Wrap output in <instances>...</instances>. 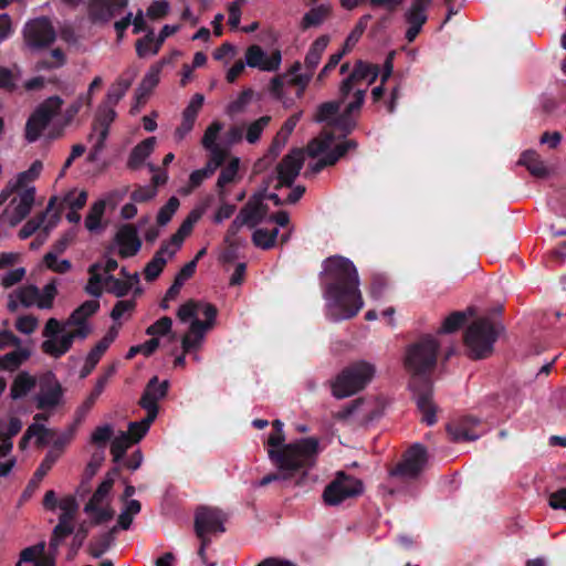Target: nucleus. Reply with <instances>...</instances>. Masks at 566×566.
Segmentation results:
<instances>
[{
  "instance_id": "obj_1",
  "label": "nucleus",
  "mask_w": 566,
  "mask_h": 566,
  "mask_svg": "<svg viewBox=\"0 0 566 566\" xmlns=\"http://www.w3.org/2000/svg\"><path fill=\"white\" fill-rule=\"evenodd\" d=\"M324 300L327 316L334 322L355 316L364 306L359 277L354 263L343 256L324 261Z\"/></svg>"
},
{
  "instance_id": "obj_2",
  "label": "nucleus",
  "mask_w": 566,
  "mask_h": 566,
  "mask_svg": "<svg viewBox=\"0 0 566 566\" xmlns=\"http://www.w3.org/2000/svg\"><path fill=\"white\" fill-rule=\"evenodd\" d=\"M378 75V65L358 61L348 77L340 83L338 99L321 104L315 119L329 123L343 133L349 132L355 125L354 114L361 108L367 88Z\"/></svg>"
},
{
  "instance_id": "obj_3",
  "label": "nucleus",
  "mask_w": 566,
  "mask_h": 566,
  "mask_svg": "<svg viewBox=\"0 0 566 566\" xmlns=\"http://www.w3.org/2000/svg\"><path fill=\"white\" fill-rule=\"evenodd\" d=\"M438 349V340L433 336H424L407 347L402 359L405 370L411 376L409 386L415 394L417 407L422 413V421L428 426L437 421L431 389L427 382L423 390H419L417 386L421 378L436 366Z\"/></svg>"
},
{
  "instance_id": "obj_4",
  "label": "nucleus",
  "mask_w": 566,
  "mask_h": 566,
  "mask_svg": "<svg viewBox=\"0 0 566 566\" xmlns=\"http://www.w3.org/2000/svg\"><path fill=\"white\" fill-rule=\"evenodd\" d=\"M180 323L188 324L187 331L181 336L184 354L176 357L175 366L184 367L185 354L195 353L193 359L200 360L197 352L202 347L207 333L214 326L217 310L213 305L201 301H187L177 311Z\"/></svg>"
},
{
  "instance_id": "obj_5",
  "label": "nucleus",
  "mask_w": 566,
  "mask_h": 566,
  "mask_svg": "<svg viewBox=\"0 0 566 566\" xmlns=\"http://www.w3.org/2000/svg\"><path fill=\"white\" fill-rule=\"evenodd\" d=\"M272 424L274 432H272L266 440V452L269 458H275V460L280 462H283L285 454L297 457L304 454L306 458L317 459L322 451L319 440L317 438L308 437L285 443L283 422L281 420H274Z\"/></svg>"
},
{
  "instance_id": "obj_6",
  "label": "nucleus",
  "mask_w": 566,
  "mask_h": 566,
  "mask_svg": "<svg viewBox=\"0 0 566 566\" xmlns=\"http://www.w3.org/2000/svg\"><path fill=\"white\" fill-rule=\"evenodd\" d=\"M201 216L202 210H192L176 233L171 235L170 240L161 244L160 249L145 266L144 275L147 281H154L159 276L167 262L176 255L185 239L191 233L193 226L199 221Z\"/></svg>"
},
{
  "instance_id": "obj_7",
  "label": "nucleus",
  "mask_w": 566,
  "mask_h": 566,
  "mask_svg": "<svg viewBox=\"0 0 566 566\" xmlns=\"http://www.w3.org/2000/svg\"><path fill=\"white\" fill-rule=\"evenodd\" d=\"M42 350L54 358L65 355L76 339H85L87 329L85 327L74 328L66 322H59L56 318L48 319L44 329Z\"/></svg>"
},
{
  "instance_id": "obj_8",
  "label": "nucleus",
  "mask_w": 566,
  "mask_h": 566,
  "mask_svg": "<svg viewBox=\"0 0 566 566\" xmlns=\"http://www.w3.org/2000/svg\"><path fill=\"white\" fill-rule=\"evenodd\" d=\"M269 459L277 471L263 476L256 486H265L275 481H286L301 486L306 482L310 470L316 463V459L306 458L304 454L300 457L285 454L283 462L276 461L275 458Z\"/></svg>"
},
{
  "instance_id": "obj_9",
  "label": "nucleus",
  "mask_w": 566,
  "mask_h": 566,
  "mask_svg": "<svg viewBox=\"0 0 566 566\" xmlns=\"http://www.w3.org/2000/svg\"><path fill=\"white\" fill-rule=\"evenodd\" d=\"M375 374L374 364L365 360L353 363L335 378L332 384V394L338 399L353 396L364 389L373 380Z\"/></svg>"
},
{
  "instance_id": "obj_10",
  "label": "nucleus",
  "mask_w": 566,
  "mask_h": 566,
  "mask_svg": "<svg viewBox=\"0 0 566 566\" xmlns=\"http://www.w3.org/2000/svg\"><path fill=\"white\" fill-rule=\"evenodd\" d=\"M500 331V324L488 317L475 319L468 327L464 337L470 356L479 359L490 355Z\"/></svg>"
},
{
  "instance_id": "obj_11",
  "label": "nucleus",
  "mask_w": 566,
  "mask_h": 566,
  "mask_svg": "<svg viewBox=\"0 0 566 566\" xmlns=\"http://www.w3.org/2000/svg\"><path fill=\"white\" fill-rule=\"evenodd\" d=\"M99 271V264H93L90 268L91 276L86 285V291L88 294L97 297L102 294L103 289L106 292L115 294L116 296H124L132 290L139 291L138 273L128 274L125 269H122V273L125 276V280H119L115 279L114 276L104 277Z\"/></svg>"
},
{
  "instance_id": "obj_12",
  "label": "nucleus",
  "mask_w": 566,
  "mask_h": 566,
  "mask_svg": "<svg viewBox=\"0 0 566 566\" xmlns=\"http://www.w3.org/2000/svg\"><path fill=\"white\" fill-rule=\"evenodd\" d=\"M354 140H343L334 145V138L331 134H323L321 137L312 140L306 153L311 157H321V159L311 167L313 172H318L324 167L334 165L349 149L355 148Z\"/></svg>"
},
{
  "instance_id": "obj_13",
  "label": "nucleus",
  "mask_w": 566,
  "mask_h": 566,
  "mask_svg": "<svg viewBox=\"0 0 566 566\" xmlns=\"http://www.w3.org/2000/svg\"><path fill=\"white\" fill-rule=\"evenodd\" d=\"M117 475V470L106 474L90 501L84 507V512L91 517L95 525L106 523L114 517V510L111 505V492Z\"/></svg>"
},
{
  "instance_id": "obj_14",
  "label": "nucleus",
  "mask_w": 566,
  "mask_h": 566,
  "mask_svg": "<svg viewBox=\"0 0 566 566\" xmlns=\"http://www.w3.org/2000/svg\"><path fill=\"white\" fill-rule=\"evenodd\" d=\"M13 191V197L1 214V222L10 227H15L30 213L35 199L34 187L14 189Z\"/></svg>"
},
{
  "instance_id": "obj_15",
  "label": "nucleus",
  "mask_w": 566,
  "mask_h": 566,
  "mask_svg": "<svg viewBox=\"0 0 566 566\" xmlns=\"http://www.w3.org/2000/svg\"><path fill=\"white\" fill-rule=\"evenodd\" d=\"M56 39V32L46 18H36L28 21L23 28V40L30 50H42L50 46Z\"/></svg>"
},
{
  "instance_id": "obj_16",
  "label": "nucleus",
  "mask_w": 566,
  "mask_h": 566,
  "mask_svg": "<svg viewBox=\"0 0 566 566\" xmlns=\"http://www.w3.org/2000/svg\"><path fill=\"white\" fill-rule=\"evenodd\" d=\"M63 104L62 98L52 96L45 99L31 115L25 125V138L35 142Z\"/></svg>"
},
{
  "instance_id": "obj_17",
  "label": "nucleus",
  "mask_w": 566,
  "mask_h": 566,
  "mask_svg": "<svg viewBox=\"0 0 566 566\" xmlns=\"http://www.w3.org/2000/svg\"><path fill=\"white\" fill-rule=\"evenodd\" d=\"M363 492V483L343 472L325 488L323 493L324 502L328 505H338L346 499L356 496Z\"/></svg>"
},
{
  "instance_id": "obj_18",
  "label": "nucleus",
  "mask_w": 566,
  "mask_h": 566,
  "mask_svg": "<svg viewBox=\"0 0 566 566\" xmlns=\"http://www.w3.org/2000/svg\"><path fill=\"white\" fill-rule=\"evenodd\" d=\"M264 200L265 195L263 193L253 196L232 221L229 228V235L235 234L243 226L254 227L262 222L269 210Z\"/></svg>"
},
{
  "instance_id": "obj_19",
  "label": "nucleus",
  "mask_w": 566,
  "mask_h": 566,
  "mask_svg": "<svg viewBox=\"0 0 566 566\" xmlns=\"http://www.w3.org/2000/svg\"><path fill=\"white\" fill-rule=\"evenodd\" d=\"M270 120V116H262L247 125V127L233 125L226 132L223 136V144L228 147L239 144L242 140H247L249 144H255L259 142Z\"/></svg>"
},
{
  "instance_id": "obj_20",
  "label": "nucleus",
  "mask_w": 566,
  "mask_h": 566,
  "mask_svg": "<svg viewBox=\"0 0 566 566\" xmlns=\"http://www.w3.org/2000/svg\"><path fill=\"white\" fill-rule=\"evenodd\" d=\"M224 515L213 507H200L196 512L195 530L199 538H210L211 535L224 532Z\"/></svg>"
},
{
  "instance_id": "obj_21",
  "label": "nucleus",
  "mask_w": 566,
  "mask_h": 566,
  "mask_svg": "<svg viewBox=\"0 0 566 566\" xmlns=\"http://www.w3.org/2000/svg\"><path fill=\"white\" fill-rule=\"evenodd\" d=\"M63 390L59 380L52 374L41 378L39 392L34 400L39 409H53L62 402Z\"/></svg>"
},
{
  "instance_id": "obj_22",
  "label": "nucleus",
  "mask_w": 566,
  "mask_h": 566,
  "mask_svg": "<svg viewBox=\"0 0 566 566\" xmlns=\"http://www.w3.org/2000/svg\"><path fill=\"white\" fill-rule=\"evenodd\" d=\"M245 63L250 67L259 69L263 72H275L282 63V54L274 50L268 54L260 45H250L245 51Z\"/></svg>"
},
{
  "instance_id": "obj_23",
  "label": "nucleus",
  "mask_w": 566,
  "mask_h": 566,
  "mask_svg": "<svg viewBox=\"0 0 566 566\" xmlns=\"http://www.w3.org/2000/svg\"><path fill=\"white\" fill-rule=\"evenodd\" d=\"M432 0H412L410 6L405 12L406 23L408 29L406 31V39L412 42L420 33L422 25L427 21V9L430 7Z\"/></svg>"
},
{
  "instance_id": "obj_24",
  "label": "nucleus",
  "mask_w": 566,
  "mask_h": 566,
  "mask_svg": "<svg viewBox=\"0 0 566 566\" xmlns=\"http://www.w3.org/2000/svg\"><path fill=\"white\" fill-rule=\"evenodd\" d=\"M45 420L46 417L43 413L34 415L33 422L28 426L19 441L20 450H25L32 440H34V443L38 447H44L49 444L50 436L52 434V428H49L43 423Z\"/></svg>"
},
{
  "instance_id": "obj_25",
  "label": "nucleus",
  "mask_w": 566,
  "mask_h": 566,
  "mask_svg": "<svg viewBox=\"0 0 566 566\" xmlns=\"http://www.w3.org/2000/svg\"><path fill=\"white\" fill-rule=\"evenodd\" d=\"M205 97L202 94H195L187 107L182 112V118L180 125L174 133V138L177 143L182 142L193 129L198 114L203 105Z\"/></svg>"
},
{
  "instance_id": "obj_26",
  "label": "nucleus",
  "mask_w": 566,
  "mask_h": 566,
  "mask_svg": "<svg viewBox=\"0 0 566 566\" xmlns=\"http://www.w3.org/2000/svg\"><path fill=\"white\" fill-rule=\"evenodd\" d=\"M168 386V380L159 381L158 377H153L149 380L140 399V405L150 417H157L158 401L167 395Z\"/></svg>"
},
{
  "instance_id": "obj_27",
  "label": "nucleus",
  "mask_w": 566,
  "mask_h": 566,
  "mask_svg": "<svg viewBox=\"0 0 566 566\" xmlns=\"http://www.w3.org/2000/svg\"><path fill=\"white\" fill-rule=\"evenodd\" d=\"M15 566H55V556L46 551L44 542L24 548Z\"/></svg>"
},
{
  "instance_id": "obj_28",
  "label": "nucleus",
  "mask_w": 566,
  "mask_h": 566,
  "mask_svg": "<svg viewBox=\"0 0 566 566\" xmlns=\"http://www.w3.org/2000/svg\"><path fill=\"white\" fill-rule=\"evenodd\" d=\"M426 463L427 454L424 448L420 444H415L407 451L402 463L398 467L395 474H400L403 478H415L422 471Z\"/></svg>"
},
{
  "instance_id": "obj_29",
  "label": "nucleus",
  "mask_w": 566,
  "mask_h": 566,
  "mask_svg": "<svg viewBox=\"0 0 566 566\" xmlns=\"http://www.w3.org/2000/svg\"><path fill=\"white\" fill-rule=\"evenodd\" d=\"M304 163V153L295 149L286 155L277 166L279 185L290 186L300 174Z\"/></svg>"
},
{
  "instance_id": "obj_30",
  "label": "nucleus",
  "mask_w": 566,
  "mask_h": 566,
  "mask_svg": "<svg viewBox=\"0 0 566 566\" xmlns=\"http://www.w3.org/2000/svg\"><path fill=\"white\" fill-rule=\"evenodd\" d=\"M113 106L114 105L107 104L106 102L105 105L101 106L97 111L96 123L94 124L91 135V140L94 143L96 150L103 147L108 136V127L116 117V112Z\"/></svg>"
},
{
  "instance_id": "obj_31",
  "label": "nucleus",
  "mask_w": 566,
  "mask_h": 566,
  "mask_svg": "<svg viewBox=\"0 0 566 566\" xmlns=\"http://www.w3.org/2000/svg\"><path fill=\"white\" fill-rule=\"evenodd\" d=\"M222 128H223V126L220 122H218V120L212 122L207 127V129L203 134L202 140H201L203 148H206L210 153L211 159L213 161H220V163H222L226 159L227 149L229 148L223 143L222 144L217 143Z\"/></svg>"
},
{
  "instance_id": "obj_32",
  "label": "nucleus",
  "mask_w": 566,
  "mask_h": 566,
  "mask_svg": "<svg viewBox=\"0 0 566 566\" xmlns=\"http://www.w3.org/2000/svg\"><path fill=\"white\" fill-rule=\"evenodd\" d=\"M116 245L118 253L123 258L135 255L142 247L136 230L130 226L122 227L116 234Z\"/></svg>"
},
{
  "instance_id": "obj_33",
  "label": "nucleus",
  "mask_w": 566,
  "mask_h": 566,
  "mask_svg": "<svg viewBox=\"0 0 566 566\" xmlns=\"http://www.w3.org/2000/svg\"><path fill=\"white\" fill-rule=\"evenodd\" d=\"M480 424V419L475 417H465L459 422L448 426V432L453 441H471L480 438L481 433L474 429Z\"/></svg>"
},
{
  "instance_id": "obj_34",
  "label": "nucleus",
  "mask_w": 566,
  "mask_h": 566,
  "mask_svg": "<svg viewBox=\"0 0 566 566\" xmlns=\"http://www.w3.org/2000/svg\"><path fill=\"white\" fill-rule=\"evenodd\" d=\"M32 355V344L23 342L0 358V368L9 371L25 364Z\"/></svg>"
},
{
  "instance_id": "obj_35",
  "label": "nucleus",
  "mask_w": 566,
  "mask_h": 566,
  "mask_svg": "<svg viewBox=\"0 0 566 566\" xmlns=\"http://www.w3.org/2000/svg\"><path fill=\"white\" fill-rule=\"evenodd\" d=\"M98 307V301H86L80 307H77L65 322L67 323V325H71L74 328L85 327L87 329L88 336L92 332V327L88 323V317L96 313Z\"/></svg>"
},
{
  "instance_id": "obj_36",
  "label": "nucleus",
  "mask_w": 566,
  "mask_h": 566,
  "mask_svg": "<svg viewBox=\"0 0 566 566\" xmlns=\"http://www.w3.org/2000/svg\"><path fill=\"white\" fill-rule=\"evenodd\" d=\"M39 302V290L33 285H27L9 295L8 308L11 312L17 311L21 306H38Z\"/></svg>"
},
{
  "instance_id": "obj_37",
  "label": "nucleus",
  "mask_w": 566,
  "mask_h": 566,
  "mask_svg": "<svg viewBox=\"0 0 566 566\" xmlns=\"http://www.w3.org/2000/svg\"><path fill=\"white\" fill-rule=\"evenodd\" d=\"M117 369V364L111 365L108 368L104 370V373L96 379V382L88 394L86 399L83 401L81 409L84 411H88L97 401L99 396L104 392L106 386L108 385L112 377L115 375Z\"/></svg>"
},
{
  "instance_id": "obj_38",
  "label": "nucleus",
  "mask_w": 566,
  "mask_h": 566,
  "mask_svg": "<svg viewBox=\"0 0 566 566\" xmlns=\"http://www.w3.org/2000/svg\"><path fill=\"white\" fill-rule=\"evenodd\" d=\"M136 73L134 71H127L109 86L106 94V102L111 105H116L129 90Z\"/></svg>"
},
{
  "instance_id": "obj_39",
  "label": "nucleus",
  "mask_w": 566,
  "mask_h": 566,
  "mask_svg": "<svg viewBox=\"0 0 566 566\" xmlns=\"http://www.w3.org/2000/svg\"><path fill=\"white\" fill-rule=\"evenodd\" d=\"M128 0H98L92 8L91 14L94 20L106 22L112 19L119 9L125 8Z\"/></svg>"
},
{
  "instance_id": "obj_40",
  "label": "nucleus",
  "mask_w": 566,
  "mask_h": 566,
  "mask_svg": "<svg viewBox=\"0 0 566 566\" xmlns=\"http://www.w3.org/2000/svg\"><path fill=\"white\" fill-rule=\"evenodd\" d=\"M239 166L240 159L238 157H233L226 166L222 167L217 181V187L221 199L224 198L226 187L239 180Z\"/></svg>"
},
{
  "instance_id": "obj_41",
  "label": "nucleus",
  "mask_w": 566,
  "mask_h": 566,
  "mask_svg": "<svg viewBox=\"0 0 566 566\" xmlns=\"http://www.w3.org/2000/svg\"><path fill=\"white\" fill-rule=\"evenodd\" d=\"M57 197V209L59 210H80L82 209L87 200V192L83 189H71Z\"/></svg>"
},
{
  "instance_id": "obj_42",
  "label": "nucleus",
  "mask_w": 566,
  "mask_h": 566,
  "mask_svg": "<svg viewBox=\"0 0 566 566\" xmlns=\"http://www.w3.org/2000/svg\"><path fill=\"white\" fill-rule=\"evenodd\" d=\"M76 433V426L71 424L63 430L52 429L50 436V450L55 451L59 454H63L65 449L71 444Z\"/></svg>"
},
{
  "instance_id": "obj_43",
  "label": "nucleus",
  "mask_w": 566,
  "mask_h": 566,
  "mask_svg": "<svg viewBox=\"0 0 566 566\" xmlns=\"http://www.w3.org/2000/svg\"><path fill=\"white\" fill-rule=\"evenodd\" d=\"M332 14V6L329 3H321L310 9L302 18L301 25L303 29L316 28L324 23Z\"/></svg>"
},
{
  "instance_id": "obj_44",
  "label": "nucleus",
  "mask_w": 566,
  "mask_h": 566,
  "mask_svg": "<svg viewBox=\"0 0 566 566\" xmlns=\"http://www.w3.org/2000/svg\"><path fill=\"white\" fill-rule=\"evenodd\" d=\"M35 384L36 380L34 376L27 371L19 373L11 384L10 397L13 400L25 397L35 387Z\"/></svg>"
},
{
  "instance_id": "obj_45",
  "label": "nucleus",
  "mask_w": 566,
  "mask_h": 566,
  "mask_svg": "<svg viewBox=\"0 0 566 566\" xmlns=\"http://www.w3.org/2000/svg\"><path fill=\"white\" fill-rule=\"evenodd\" d=\"M518 164L525 166L527 170L535 177L545 178L549 175L551 169L541 160L539 156L532 150L522 154Z\"/></svg>"
},
{
  "instance_id": "obj_46",
  "label": "nucleus",
  "mask_w": 566,
  "mask_h": 566,
  "mask_svg": "<svg viewBox=\"0 0 566 566\" xmlns=\"http://www.w3.org/2000/svg\"><path fill=\"white\" fill-rule=\"evenodd\" d=\"M329 43V36L328 35H321L318 36L310 46L304 64L306 70L314 71L316 66L319 64L323 53L325 52L326 48Z\"/></svg>"
},
{
  "instance_id": "obj_47",
  "label": "nucleus",
  "mask_w": 566,
  "mask_h": 566,
  "mask_svg": "<svg viewBox=\"0 0 566 566\" xmlns=\"http://www.w3.org/2000/svg\"><path fill=\"white\" fill-rule=\"evenodd\" d=\"M166 60H161L149 67L137 88L138 98L147 95L157 86L160 80L163 66L166 64Z\"/></svg>"
},
{
  "instance_id": "obj_48",
  "label": "nucleus",
  "mask_w": 566,
  "mask_h": 566,
  "mask_svg": "<svg viewBox=\"0 0 566 566\" xmlns=\"http://www.w3.org/2000/svg\"><path fill=\"white\" fill-rule=\"evenodd\" d=\"M142 510V505L137 500H126L123 503L122 511L117 518V525L114 526L113 532L117 530H128L133 523V520L136 515L139 514Z\"/></svg>"
},
{
  "instance_id": "obj_49",
  "label": "nucleus",
  "mask_w": 566,
  "mask_h": 566,
  "mask_svg": "<svg viewBox=\"0 0 566 566\" xmlns=\"http://www.w3.org/2000/svg\"><path fill=\"white\" fill-rule=\"evenodd\" d=\"M42 168V163L40 160H35L28 170L18 174L15 179L11 181L6 189H9L11 193L14 189H24L29 187L28 184L40 176Z\"/></svg>"
},
{
  "instance_id": "obj_50",
  "label": "nucleus",
  "mask_w": 566,
  "mask_h": 566,
  "mask_svg": "<svg viewBox=\"0 0 566 566\" xmlns=\"http://www.w3.org/2000/svg\"><path fill=\"white\" fill-rule=\"evenodd\" d=\"M384 409V403L378 399H368L357 401L353 405L352 409L348 410V413L359 412L363 419L373 420L377 418Z\"/></svg>"
},
{
  "instance_id": "obj_51",
  "label": "nucleus",
  "mask_w": 566,
  "mask_h": 566,
  "mask_svg": "<svg viewBox=\"0 0 566 566\" xmlns=\"http://www.w3.org/2000/svg\"><path fill=\"white\" fill-rule=\"evenodd\" d=\"M157 144L156 137H148L134 147L129 157L132 167L140 166L154 151Z\"/></svg>"
},
{
  "instance_id": "obj_52",
  "label": "nucleus",
  "mask_w": 566,
  "mask_h": 566,
  "mask_svg": "<svg viewBox=\"0 0 566 566\" xmlns=\"http://www.w3.org/2000/svg\"><path fill=\"white\" fill-rule=\"evenodd\" d=\"M22 421L15 416L0 418V443H13L12 438L22 429Z\"/></svg>"
},
{
  "instance_id": "obj_53",
  "label": "nucleus",
  "mask_w": 566,
  "mask_h": 566,
  "mask_svg": "<svg viewBox=\"0 0 566 566\" xmlns=\"http://www.w3.org/2000/svg\"><path fill=\"white\" fill-rule=\"evenodd\" d=\"M57 197H52L49 200L46 211L38 219L41 222V229L45 234H48L51 230H53L57 223L60 222V211L57 209Z\"/></svg>"
},
{
  "instance_id": "obj_54",
  "label": "nucleus",
  "mask_w": 566,
  "mask_h": 566,
  "mask_svg": "<svg viewBox=\"0 0 566 566\" xmlns=\"http://www.w3.org/2000/svg\"><path fill=\"white\" fill-rule=\"evenodd\" d=\"M301 67H302L301 63L295 62L290 67V70L287 71V74H286V76L290 77L289 82L298 87V92H297L298 96H302V94L304 93L305 88L307 87V85L312 78V75H313V71H311V70H306V72L302 73Z\"/></svg>"
},
{
  "instance_id": "obj_55",
  "label": "nucleus",
  "mask_w": 566,
  "mask_h": 566,
  "mask_svg": "<svg viewBox=\"0 0 566 566\" xmlns=\"http://www.w3.org/2000/svg\"><path fill=\"white\" fill-rule=\"evenodd\" d=\"M105 212V201L99 200L92 205L85 219V227L90 232H96L101 229V221Z\"/></svg>"
},
{
  "instance_id": "obj_56",
  "label": "nucleus",
  "mask_w": 566,
  "mask_h": 566,
  "mask_svg": "<svg viewBox=\"0 0 566 566\" xmlns=\"http://www.w3.org/2000/svg\"><path fill=\"white\" fill-rule=\"evenodd\" d=\"M133 443L135 442L132 440V437H129L127 432L120 431L117 436H115L111 444V452L113 454L114 461H119L124 457L126 450Z\"/></svg>"
},
{
  "instance_id": "obj_57",
  "label": "nucleus",
  "mask_w": 566,
  "mask_h": 566,
  "mask_svg": "<svg viewBox=\"0 0 566 566\" xmlns=\"http://www.w3.org/2000/svg\"><path fill=\"white\" fill-rule=\"evenodd\" d=\"M13 443H0V478L9 475L14 468L17 460L11 455Z\"/></svg>"
},
{
  "instance_id": "obj_58",
  "label": "nucleus",
  "mask_w": 566,
  "mask_h": 566,
  "mask_svg": "<svg viewBox=\"0 0 566 566\" xmlns=\"http://www.w3.org/2000/svg\"><path fill=\"white\" fill-rule=\"evenodd\" d=\"M156 419V417H150V415H146L144 419L140 421L130 422L128 426L127 433L132 437V440L137 443L140 441L145 434L148 432L151 422Z\"/></svg>"
},
{
  "instance_id": "obj_59",
  "label": "nucleus",
  "mask_w": 566,
  "mask_h": 566,
  "mask_svg": "<svg viewBox=\"0 0 566 566\" xmlns=\"http://www.w3.org/2000/svg\"><path fill=\"white\" fill-rule=\"evenodd\" d=\"M220 161H213L212 159L206 165L205 168L198 169L191 172L189 182L191 188H196L201 185L203 180L209 178L214 170L221 165Z\"/></svg>"
},
{
  "instance_id": "obj_60",
  "label": "nucleus",
  "mask_w": 566,
  "mask_h": 566,
  "mask_svg": "<svg viewBox=\"0 0 566 566\" xmlns=\"http://www.w3.org/2000/svg\"><path fill=\"white\" fill-rule=\"evenodd\" d=\"M180 206L179 199L176 197L169 198L167 203L160 208L157 214V223L160 227H165L169 223L174 214L177 212Z\"/></svg>"
},
{
  "instance_id": "obj_61",
  "label": "nucleus",
  "mask_w": 566,
  "mask_h": 566,
  "mask_svg": "<svg viewBox=\"0 0 566 566\" xmlns=\"http://www.w3.org/2000/svg\"><path fill=\"white\" fill-rule=\"evenodd\" d=\"M153 31H149L143 39L136 43V52L139 57H146L147 55H155L158 53V46L156 45Z\"/></svg>"
},
{
  "instance_id": "obj_62",
  "label": "nucleus",
  "mask_w": 566,
  "mask_h": 566,
  "mask_svg": "<svg viewBox=\"0 0 566 566\" xmlns=\"http://www.w3.org/2000/svg\"><path fill=\"white\" fill-rule=\"evenodd\" d=\"M279 231H268L264 229H258L254 231L252 240L253 243L262 249H270L274 245Z\"/></svg>"
},
{
  "instance_id": "obj_63",
  "label": "nucleus",
  "mask_w": 566,
  "mask_h": 566,
  "mask_svg": "<svg viewBox=\"0 0 566 566\" xmlns=\"http://www.w3.org/2000/svg\"><path fill=\"white\" fill-rule=\"evenodd\" d=\"M171 327H172L171 318L165 316V317L159 318L154 324H151L147 328L146 332L148 335L153 336L154 338H158L161 336L169 335L171 333Z\"/></svg>"
},
{
  "instance_id": "obj_64",
  "label": "nucleus",
  "mask_w": 566,
  "mask_h": 566,
  "mask_svg": "<svg viewBox=\"0 0 566 566\" xmlns=\"http://www.w3.org/2000/svg\"><path fill=\"white\" fill-rule=\"evenodd\" d=\"M59 510L61 511L59 520L73 521L77 511V504L74 497L65 496L59 501Z\"/></svg>"
}]
</instances>
